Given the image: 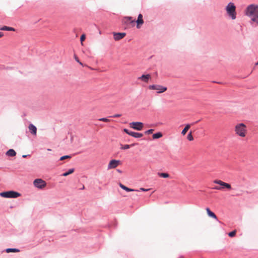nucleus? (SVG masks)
<instances>
[{
  "label": "nucleus",
  "mask_w": 258,
  "mask_h": 258,
  "mask_svg": "<svg viewBox=\"0 0 258 258\" xmlns=\"http://www.w3.org/2000/svg\"><path fill=\"white\" fill-rule=\"evenodd\" d=\"M151 78L150 74L143 75L142 76L139 77L138 79L144 82L148 83L149 79Z\"/></svg>",
  "instance_id": "12"
},
{
  "label": "nucleus",
  "mask_w": 258,
  "mask_h": 258,
  "mask_svg": "<svg viewBox=\"0 0 258 258\" xmlns=\"http://www.w3.org/2000/svg\"><path fill=\"white\" fill-rule=\"evenodd\" d=\"M213 182L218 184H219L221 186V187L219 186H215L213 187V189H216V190H222L223 188H225L228 189H231V186L230 184L228 183H226L223 182V181L221 180H215L213 181Z\"/></svg>",
  "instance_id": "4"
},
{
  "label": "nucleus",
  "mask_w": 258,
  "mask_h": 258,
  "mask_svg": "<svg viewBox=\"0 0 258 258\" xmlns=\"http://www.w3.org/2000/svg\"><path fill=\"white\" fill-rule=\"evenodd\" d=\"M33 184L35 187L41 189L44 188L46 185V182L40 178L34 180Z\"/></svg>",
  "instance_id": "7"
},
{
  "label": "nucleus",
  "mask_w": 258,
  "mask_h": 258,
  "mask_svg": "<svg viewBox=\"0 0 258 258\" xmlns=\"http://www.w3.org/2000/svg\"><path fill=\"white\" fill-rule=\"evenodd\" d=\"M130 126L137 131H141L143 127V123L141 122H132L130 123Z\"/></svg>",
  "instance_id": "8"
},
{
  "label": "nucleus",
  "mask_w": 258,
  "mask_h": 258,
  "mask_svg": "<svg viewBox=\"0 0 258 258\" xmlns=\"http://www.w3.org/2000/svg\"><path fill=\"white\" fill-rule=\"evenodd\" d=\"M150 90H156L157 93H162L165 92L167 88L166 87L160 85H152L149 86Z\"/></svg>",
  "instance_id": "6"
},
{
  "label": "nucleus",
  "mask_w": 258,
  "mask_h": 258,
  "mask_svg": "<svg viewBox=\"0 0 258 258\" xmlns=\"http://www.w3.org/2000/svg\"><path fill=\"white\" fill-rule=\"evenodd\" d=\"M20 250L16 248H8L6 249V252L9 253L11 252H19Z\"/></svg>",
  "instance_id": "25"
},
{
  "label": "nucleus",
  "mask_w": 258,
  "mask_h": 258,
  "mask_svg": "<svg viewBox=\"0 0 258 258\" xmlns=\"http://www.w3.org/2000/svg\"><path fill=\"white\" fill-rule=\"evenodd\" d=\"M130 135L136 138H140L142 137L143 136V134L141 133L133 132H131Z\"/></svg>",
  "instance_id": "15"
},
{
  "label": "nucleus",
  "mask_w": 258,
  "mask_h": 258,
  "mask_svg": "<svg viewBox=\"0 0 258 258\" xmlns=\"http://www.w3.org/2000/svg\"><path fill=\"white\" fill-rule=\"evenodd\" d=\"M4 36L3 33L0 32V38Z\"/></svg>",
  "instance_id": "36"
},
{
  "label": "nucleus",
  "mask_w": 258,
  "mask_h": 258,
  "mask_svg": "<svg viewBox=\"0 0 258 258\" xmlns=\"http://www.w3.org/2000/svg\"><path fill=\"white\" fill-rule=\"evenodd\" d=\"M82 188L84 189V186H83V187H82Z\"/></svg>",
  "instance_id": "38"
},
{
  "label": "nucleus",
  "mask_w": 258,
  "mask_h": 258,
  "mask_svg": "<svg viewBox=\"0 0 258 258\" xmlns=\"http://www.w3.org/2000/svg\"><path fill=\"white\" fill-rule=\"evenodd\" d=\"M245 14L250 18V23L254 24L255 26H258V5L251 4L247 7L245 10Z\"/></svg>",
  "instance_id": "1"
},
{
  "label": "nucleus",
  "mask_w": 258,
  "mask_h": 258,
  "mask_svg": "<svg viewBox=\"0 0 258 258\" xmlns=\"http://www.w3.org/2000/svg\"><path fill=\"white\" fill-rule=\"evenodd\" d=\"M29 130L30 132L33 135H36L37 133V128L35 126H34L32 124H30L29 125Z\"/></svg>",
  "instance_id": "13"
},
{
  "label": "nucleus",
  "mask_w": 258,
  "mask_h": 258,
  "mask_svg": "<svg viewBox=\"0 0 258 258\" xmlns=\"http://www.w3.org/2000/svg\"><path fill=\"white\" fill-rule=\"evenodd\" d=\"M236 230H234L230 232H229L228 233V235L230 236V237H234L235 234H236Z\"/></svg>",
  "instance_id": "27"
},
{
  "label": "nucleus",
  "mask_w": 258,
  "mask_h": 258,
  "mask_svg": "<svg viewBox=\"0 0 258 258\" xmlns=\"http://www.w3.org/2000/svg\"><path fill=\"white\" fill-rule=\"evenodd\" d=\"M137 23V28H140L141 26L144 23V20L143 19V15L140 14L138 16V19L136 21Z\"/></svg>",
  "instance_id": "11"
},
{
  "label": "nucleus",
  "mask_w": 258,
  "mask_h": 258,
  "mask_svg": "<svg viewBox=\"0 0 258 258\" xmlns=\"http://www.w3.org/2000/svg\"><path fill=\"white\" fill-rule=\"evenodd\" d=\"M27 157V155H24L22 156L23 158H26Z\"/></svg>",
  "instance_id": "37"
},
{
  "label": "nucleus",
  "mask_w": 258,
  "mask_h": 258,
  "mask_svg": "<svg viewBox=\"0 0 258 258\" xmlns=\"http://www.w3.org/2000/svg\"><path fill=\"white\" fill-rule=\"evenodd\" d=\"M71 158V156L66 155V156H62L60 158V160L62 161V160H63L66 159H70Z\"/></svg>",
  "instance_id": "28"
},
{
  "label": "nucleus",
  "mask_w": 258,
  "mask_h": 258,
  "mask_svg": "<svg viewBox=\"0 0 258 258\" xmlns=\"http://www.w3.org/2000/svg\"><path fill=\"white\" fill-rule=\"evenodd\" d=\"M0 30L15 31V29L13 27L5 26L2 27H1Z\"/></svg>",
  "instance_id": "17"
},
{
  "label": "nucleus",
  "mask_w": 258,
  "mask_h": 258,
  "mask_svg": "<svg viewBox=\"0 0 258 258\" xmlns=\"http://www.w3.org/2000/svg\"><path fill=\"white\" fill-rule=\"evenodd\" d=\"M158 175L160 177L165 178H169L170 177V175L167 173L159 172L158 173Z\"/></svg>",
  "instance_id": "20"
},
{
  "label": "nucleus",
  "mask_w": 258,
  "mask_h": 258,
  "mask_svg": "<svg viewBox=\"0 0 258 258\" xmlns=\"http://www.w3.org/2000/svg\"><path fill=\"white\" fill-rule=\"evenodd\" d=\"M154 131V130H153V129H150V130H149L148 131H146L145 132V134H146V135H149V134H152Z\"/></svg>",
  "instance_id": "29"
},
{
  "label": "nucleus",
  "mask_w": 258,
  "mask_h": 258,
  "mask_svg": "<svg viewBox=\"0 0 258 258\" xmlns=\"http://www.w3.org/2000/svg\"><path fill=\"white\" fill-rule=\"evenodd\" d=\"M82 188L84 189V186H83V187H82Z\"/></svg>",
  "instance_id": "39"
},
{
  "label": "nucleus",
  "mask_w": 258,
  "mask_h": 258,
  "mask_svg": "<svg viewBox=\"0 0 258 258\" xmlns=\"http://www.w3.org/2000/svg\"><path fill=\"white\" fill-rule=\"evenodd\" d=\"M190 127V125L189 124H187L185 125V127L183 128V130L181 132V134L184 136L186 134L188 130Z\"/></svg>",
  "instance_id": "19"
},
{
  "label": "nucleus",
  "mask_w": 258,
  "mask_h": 258,
  "mask_svg": "<svg viewBox=\"0 0 258 258\" xmlns=\"http://www.w3.org/2000/svg\"><path fill=\"white\" fill-rule=\"evenodd\" d=\"M256 64H257V65L258 64V61L257 62V63H256Z\"/></svg>",
  "instance_id": "40"
},
{
  "label": "nucleus",
  "mask_w": 258,
  "mask_h": 258,
  "mask_svg": "<svg viewBox=\"0 0 258 258\" xmlns=\"http://www.w3.org/2000/svg\"><path fill=\"white\" fill-rule=\"evenodd\" d=\"M120 116H121V114H116L112 116L113 117H119Z\"/></svg>",
  "instance_id": "33"
},
{
  "label": "nucleus",
  "mask_w": 258,
  "mask_h": 258,
  "mask_svg": "<svg viewBox=\"0 0 258 258\" xmlns=\"http://www.w3.org/2000/svg\"><path fill=\"white\" fill-rule=\"evenodd\" d=\"M120 163V161L119 160H111L110 161L109 163H108L107 169H111L116 168L117 166H118Z\"/></svg>",
  "instance_id": "9"
},
{
  "label": "nucleus",
  "mask_w": 258,
  "mask_h": 258,
  "mask_svg": "<svg viewBox=\"0 0 258 258\" xmlns=\"http://www.w3.org/2000/svg\"><path fill=\"white\" fill-rule=\"evenodd\" d=\"M187 139L188 140H189L190 141H191L194 140V138H193V136L192 135L191 132H190L187 135Z\"/></svg>",
  "instance_id": "26"
},
{
  "label": "nucleus",
  "mask_w": 258,
  "mask_h": 258,
  "mask_svg": "<svg viewBox=\"0 0 258 258\" xmlns=\"http://www.w3.org/2000/svg\"><path fill=\"white\" fill-rule=\"evenodd\" d=\"M75 59L77 61H78L80 64L82 65V63L79 61L78 58L77 56H75Z\"/></svg>",
  "instance_id": "34"
},
{
  "label": "nucleus",
  "mask_w": 258,
  "mask_h": 258,
  "mask_svg": "<svg viewBox=\"0 0 258 258\" xmlns=\"http://www.w3.org/2000/svg\"><path fill=\"white\" fill-rule=\"evenodd\" d=\"M125 35V33H113V38L115 41H118L122 39Z\"/></svg>",
  "instance_id": "10"
},
{
  "label": "nucleus",
  "mask_w": 258,
  "mask_h": 258,
  "mask_svg": "<svg viewBox=\"0 0 258 258\" xmlns=\"http://www.w3.org/2000/svg\"><path fill=\"white\" fill-rule=\"evenodd\" d=\"M74 172V169L72 168L70 169L68 172H66L62 174V176H67L71 174H72Z\"/></svg>",
  "instance_id": "24"
},
{
  "label": "nucleus",
  "mask_w": 258,
  "mask_h": 258,
  "mask_svg": "<svg viewBox=\"0 0 258 258\" xmlns=\"http://www.w3.org/2000/svg\"><path fill=\"white\" fill-rule=\"evenodd\" d=\"M85 38H86V36L85 34H83L81 35V38H80V40H81V42L82 44H83V41H84L85 40Z\"/></svg>",
  "instance_id": "31"
},
{
  "label": "nucleus",
  "mask_w": 258,
  "mask_h": 258,
  "mask_svg": "<svg viewBox=\"0 0 258 258\" xmlns=\"http://www.w3.org/2000/svg\"><path fill=\"white\" fill-rule=\"evenodd\" d=\"M234 131L237 136L244 138L247 133L246 126L243 123H238L235 126Z\"/></svg>",
  "instance_id": "2"
},
{
  "label": "nucleus",
  "mask_w": 258,
  "mask_h": 258,
  "mask_svg": "<svg viewBox=\"0 0 258 258\" xmlns=\"http://www.w3.org/2000/svg\"><path fill=\"white\" fill-rule=\"evenodd\" d=\"M226 10L228 15L232 20L236 19V7L233 3H229L226 7Z\"/></svg>",
  "instance_id": "3"
},
{
  "label": "nucleus",
  "mask_w": 258,
  "mask_h": 258,
  "mask_svg": "<svg viewBox=\"0 0 258 258\" xmlns=\"http://www.w3.org/2000/svg\"><path fill=\"white\" fill-rule=\"evenodd\" d=\"M135 144H132L131 145H121V147L120 148L122 150H126L130 148V147H133L135 145Z\"/></svg>",
  "instance_id": "23"
},
{
  "label": "nucleus",
  "mask_w": 258,
  "mask_h": 258,
  "mask_svg": "<svg viewBox=\"0 0 258 258\" xmlns=\"http://www.w3.org/2000/svg\"><path fill=\"white\" fill-rule=\"evenodd\" d=\"M206 211L207 212V214L209 217L213 218L215 219H217L216 215L213 212H212L209 208H206Z\"/></svg>",
  "instance_id": "14"
},
{
  "label": "nucleus",
  "mask_w": 258,
  "mask_h": 258,
  "mask_svg": "<svg viewBox=\"0 0 258 258\" xmlns=\"http://www.w3.org/2000/svg\"><path fill=\"white\" fill-rule=\"evenodd\" d=\"M163 134L161 132H158L153 135V139H157L162 137Z\"/></svg>",
  "instance_id": "21"
},
{
  "label": "nucleus",
  "mask_w": 258,
  "mask_h": 258,
  "mask_svg": "<svg viewBox=\"0 0 258 258\" xmlns=\"http://www.w3.org/2000/svg\"><path fill=\"white\" fill-rule=\"evenodd\" d=\"M0 196L6 198H16L21 196V194L14 191H8L0 193Z\"/></svg>",
  "instance_id": "5"
},
{
  "label": "nucleus",
  "mask_w": 258,
  "mask_h": 258,
  "mask_svg": "<svg viewBox=\"0 0 258 258\" xmlns=\"http://www.w3.org/2000/svg\"><path fill=\"white\" fill-rule=\"evenodd\" d=\"M140 190H141L142 191H146L149 190V189H145L144 188H141Z\"/></svg>",
  "instance_id": "35"
},
{
  "label": "nucleus",
  "mask_w": 258,
  "mask_h": 258,
  "mask_svg": "<svg viewBox=\"0 0 258 258\" xmlns=\"http://www.w3.org/2000/svg\"><path fill=\"white\" fill-rule=\"evenodd\" d=\"M99 120L104 121V122H109L110 120L107 118H101L99 119Z\"/></svg>",
  "instance_id": "30"
},
{
  "label": "nucleus",
  "mask_w": 258,
  "mask_h": 258,
  "mask_svg": "<svg viewBox=\"0 0 258 258\" xmlns=\"http://www.w3.org/2000/svg\"><path fill=\"white\" fill-rule=\"evenodd\" d=\"M119 186L123 189L125 190V191H135V190L134 189H132V188H130L126 186H125V185H124L123 184H121V183H119Z\"/></svg>",
  "instance_id": "18"
},
{
  "label": "nucleus",
  "mask_w": 258,
  "mask_h": 258,
  "mask_svg": "<svg viewBox=\"0 0 258 258\" xmlns=\"http://www.w3.org/2000/svg\"><path fill=\"white\" fill-rule=\"evenodd\" d=\"M6 155L8 156L14 157L16 156V152L13 149H10L7 152Z\"/></svg>",
  "instance_id": "16"
},
{
  "label": "nucleus",
  "mask_w": 258,
  "mask_h": 258,
  "mask_svg": "<svg viewBox=\"0 0 258 258\" xmlns=\"http://www.w3.org/2000/svg\"><path fill=\"white\" fill-rule=\"evenodd\" d=\"M123 131L129 135H130V133L131 132V131H129L126 128H124L123 130Z\"/></svg>",
  "instance_id": "32"
},
{
  "label": "nucleus",
  "mask_w": 258,
  "mask_h": 258,
  "mask_svg": "<svg viewBox=\"0 0 258 258\" xmlns=\"http://www.w3.org/2000/svg\"><path fill=\"white\" fill-rule=\"evenodd\" d=\"M124 22L125 23H127L128 22H130L131 23H133L135 22V20L133 19L132 17H125L124 18Z\"/></svg>",
  "instance_id": "22"
}]
</instances>
